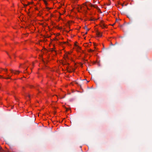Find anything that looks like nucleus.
<instances>
[{"label": "nucleus", "mask_w": 152, "mask_h": 152, "mask_svg": "<svg viewBox=\"0 0 152 152\" xmlns=\"http://www.w3.org/2000/svg\"><path fill=\"white\" fill-rule=\"evenodd\" d=\"M66 58H68V56H67V55H66Z\"/></svg>", "instance_id": "nucleus-16"}, {"label": "nucleus", "mask_w": 152, "mask_h": 152, "mask_svg": "<svg viewBox=\"0 0 152 152\" xmlns=\"http://www.w3.org/2000/svg\"><path fill=\"white\" fill-rule=\"evenodd\" d=\"M76 46H77V48L78 49H81V47H80L79 46H78L77 45H76Z\"/></svg>", "instance_id": "nucleus-11"}, {"label": "nucleus", "mask_w": 152, "mask_h": 152, "mask_svg": "<svg viewBox=\"0 0 152 152\" xmlns=\"http://www.w3.org/2000/svg\"><path fill=\"white\" fill-rule=\"evenodd\" d=\"M93 51V50H92L91 49H90L89 50V52H92Z\"/></svg>", "instance_id": "nucleus-12"}, {"label": "nucleus", "mask_w": 152, "mask_h": 152, "mask_svg": "<svg viewBox=\"0 0 152 152\" xmlns=\"http://www.w3.org/2000/svg\"><path fill=\"white\" fill-rule=\"evenodd\" d=\"M20 72L19 71H15L14 73L15 74H19Z\"/></svg>", "instance_id": "nucleus-2"}, {"label": "nucleus", "mask_w": 152, "mask_h": 152, "mask_svg": "<svg viewBox=\"0 0 152 152\" xmlns=\"http://www.w3.org/2000/svg\"><path fill=\"white\" fill-rule=\"evenodd\" d=\"M118 20V19H116V22H117Z\"/></svg>", "instance_id": "nucleus-17"}, {"label": "nucleus", "mask_w": 152, "mask_h": 152, "mask_svg": "<svg viewBox=\"0 0 152 152\" xmlns=\"http://www.w3.org/2000/svg\"><path fill=\"white\" fill-rule=\"evenodd\" d=\"M87 34V32H86L85 33V34Z\"/></svg>", "instance_id": "nucleus-18"}, {"label": "nucleus", "mask_w": 152, "mask_h": 152, "mask_svg": "<svg viewBox=\"0 0 152 152\" xmlns=\"http://www.w3.org/2000/svg\"><path fill=\"white\" fill-rule=\"evenodd\" d=\"M90 4L91 5V7H94L95 8H96V7H97V6H94V5H92V4Z\"/></svg>", "instance_id": "nucleus-7"}, {"label": "nucleus", "mask_w": 152, "mask_h": 152, "mask_svg": "<svg viewBox=\"0 0 152 152\" xmlns=\"http://www.w3.org/2000/svg\"><path fill=\"white\" fill-rule=\"evenodd\" d=\"M11 70L12 73H14L15 71H14L12 69H11V70Z\"/></svg>", "instance_id": "nucleus-9"}, {"label": "nucleus", "mask_w": 152, "mask_h": 152, "mask_svg": "<svg viewBox=\"0 0 152 152\" xmlns=\"http://www.w3.org/2000/svg\"><path fill=\"white\" fill-rule=\"evenodd\" d=\"M28 5H26V4H24V6L25 7H26Z\"/></svg>", "instance_id": "nucleus-15"}, {"label": "nucleus", "mask_w": 152, "mask_h": 152, "mask_svg": "<svg viewBox=\"0 0 152 152\" xmlns=\"http://www.w3.org/2000/svg\"><path fill=\"white\" fill-rule=\"evenodd\" d=\"M5 78L6 79H10V77H8L7 78H4L2 76L0 75V78Z\"/></svg>", "instance_id": "nucleus-4"}, {"label": "nucleus", "mask_w": 152, "mask_h": 152, "mask_svg": "<svg viewBox=\"0 0 152 152\" xmlns=\"http://www.w3.org/2000/svg\"><path fill=\"white\" fill-rule=\"evenodd\" d=\"M96 34L99 37H101L102 35V33H100L98 31H96Z\"/></svg>", "instance_id": "nucleus-1"}, {"label": "nucleus", "mask_w": 152, "mask_h": 152, "mask_svg": "<svg viewBox=\"0 0 152 152\" xmlns=\"http://www.w3.org/2000/svg\"><path fill=\"white\" fill-rule=\"evenodd\" d=\"M43 1L45 3V4H47L46 1L45 0H43Z\"/></svg>", "instance_id": "nucleus-10"}, {"label": "nucleus", "mask_w": 152, "mask_h": 152, "mask_svg": "<svg viewBox=\"0 0 152 152\" xmlns=\"http://www.w3.org/2000/svg\"><path fill=\"white\" fill-rule=\"evenodd\" d=\"M115 24V23L113 24V25H112V26H113Z\"/></svg>", "instance_id": "nucleus-21"}, {"label": "nucleus", "mask_w": 152, "mask_h": 152, "mask_svg": "<svg viewBox=\"0 0 152 152\" xmlns=\"http://www.w3.org/2000/svg\"><path fill=\"white\" fill-rule=\"evenodd\" d=\"M30 4L29 2H28V4Z\"/></svg>", "instance_id": "nucleus-20"}, {"label": "nucleus", "mask_w": 152, "mask_h": 152, "mask_svg": "<svg viewBox=\"0 0 152 152\" xmlns=\"http://www.w3.org/2000/svg\"><path fill=\"white\" fill-rule=\"evenodd\" d=\"M127 17L129 18V19H130L132 18L130 16H127Z\"/></svg>", "instance_id": "nucleus-8"}, {"label": "nucleus", "mask_w": 152, "mask_h": 152, "mask_svg": "<svg viewBox=\"0 0 152 152\" xmlns=\"http://www.w3.org/2000/svg\"><path fill=\"white\" fill-rule=\"evenodd\" d=\"M27 96H28L29 98L30 97V95L29 94L27 95Z\"/></svg>", "instance_id": "nucleus-14"}, {"label": "nucleus", "mask_w": 152, "mask_h": 152, "mask_svg": "<svg viewBox=\"0 0 152 152\" xmlns=\"http://www.w3.org/2000/svg\"><path fill=\"white\" fill-rule=\"evenodd\" d=\"M0 152H4V150L1 146H0Z\"/></svg>", "instance_id": "nucleus-5"}, {"label": "nucleus", "mask_w": 152, "mask_h": 152, "mask_svg": "<svg viewBox=\"0 0 152 152\" xmlns=\"http://www.w3.org/2000/svg\"><path fill=\"white\" fill-rule=\"evenodd\" d=\"M100 26H101V27H102L103 28V27H105V26L104 25L103 23H102V24Z\"/></svg>", "instance_id": "nucleus-6"}, {"label": "nucleus", "mask_w": 152, "mask_h": 152, "mask_svg": "<svg viewBox=\"0 0 152 152\" xmlns=\"http://www.w3.org/2000/svg\"><path fill=\"white\" fill-rule=\"evenodd\" d=\"M3 69L6 72H7V69Z\"/></svg>", "instance_id": "nucleus-13"}, {"label": "nucleus", "mask_w": 152, "mask_h": 152, "mask_svg": "<svg viewBox=\"0 0 152 152\" xmlns=\"http://www.w3.org/2000/svg\"><path fill=\"white\" fill-rule=\"evenodd\" d=\"M84 28L86 29V31H88L89 30V28H87V27L86 26H85L84 27Z\"/></svg>", "instance_id": "nucleus-3"}, {"label": "nucleus", "mask_w": 152, "mask_h": 152, "mask_svg": "<svg viewBox=\"0 0 152 152\" xmlns=\"http://www.w3.org/2000/svg\"><path fill=\"white\" fill-rule=\"evenodd\" d=\"M68 110L67 109V108L66 109V111H68Z\"/></svg>", "instance_id": "nucleus-19"}]
</instances>
